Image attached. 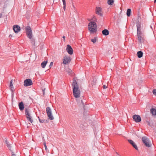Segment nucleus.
<instances>
[{
  "label": "nucleus",
  "mask_w": 156,
  "mask_h": 156,
  "mask_svg": "<svg viewBox=\"0 0 156 156\" xmlns=\"http://www.w3.org/2000/svg\"><path fill=\"white\" fill-rule=\"evenodd\" d=\"M72 86L73 87V92L74 96L76 98H78L80 96V91L77 82L74 78L73 80Z\"/></svg>",
  "instance_id": "1"
},
{
  "label": "nucleus",
  "mask_w": 156,
  "mask_h": 156,
  "mask_svg": "<svg viewBox=\"0 0 156 156\" xmlns=\"http://www.w3.org/2000/svg\"><path fill=\"white\" fill-rule=\"evenodd\" d=\"M88 29L91 33H96L97 31V25L94 21L90 22L88 25Z\"/></svg>",
  "instance_id": "2"
},
{
  "label": "nucleus",
  "mask_w": 156,
  "mask_h": 156,
  "mask_svg": "<svg viewBox=\"0 0 156 156\" xmlns=\"http://www.w3.org/2000/svg\"><path fill=\"white\" fill-rule=\"evenodd\" d=\"M26 34L28 38L31 39L32 36V30L31 27L30 26H27L26 28Z\"/></svg>",
  "instance_id": "3"
},
{
  "label": "nucleus",
  "mask_w": 156,
  "mask_h": 156,
  "mask_svg": "<svg viewBox=\"0 0 156 156\" xmlns=\"http://www.w3.org/2000/svg\"><path fill=\"white\" fill-rule=\"evenodd\" d=\"M46 111L48 119L51 120H53L54 117L52 114L51 110L50 107H47L46 108Z\"/></svg>",
  "instance_id": "4"
},
{
  "label": "nucleus",
  "mask_w": 156,
  "mask_h": 156,
  "mask_svg": "<svg viewBox=\"0 0 156 156\" xmlns=\"http://www.w3.org/2000/svg\"><path fill=\"white\" fill-rule=\"evenodd\" d=\"M142 140L143 143L147 147H150L151 146V144H149L148 139L145 136L143 137Z\"/></svg>",
  "instance_id": "5"
},
{
  "label": "nucleus",
  "mask_w": 156,
  "mask_h": 156,
  "mask_svg": "<svg viewBox=\"0 0 156 156\" xmlns=\"http://www.w3.org/2000/svg\"><path fill=\"white\" fill-rule=\"evenodd\" d=\"M33 84L32 80L30 79H26L24 81V85L28 86L32 85Z\"/></svg>",
  "instance_id": "6"
},
{
  "label": "nucleus",
  "mask_w": 156,
  "mask_h": 156,
  "mask_svg": "<svg viewBox=\"0 0 156 156\" xmlns=\"http://www.w3.org/2000/svg\"><path fill=\"white\" fill-rule=\"evenodd\" d=\"M133 119L136 122H139L141 120L140 116L138 115H134L133 116Z\"/></svg>",
  "instance_id": "7"
},
{
  "label": "nucleus",
  "mask_w": 156,
  "mask_h": 156,
  "mask_svg": "<svg viewBox=\"0 0 156 156\" xmlns=\"http://www.w3.org/2000/svg\"><path fill=\"white\" fill-rule=\"evenodd\" d=\"M13 29L14 32L16 33H18L20 30V28L19 26L17 25H14L13 26Z\"/></svg>",
  "instance_id": "8"
},
{
  "label": "nucleus",
  "mask_w": 156,
  "mask_h": 156,
  "mask_svg": "<svg viewBox=\"0 0 156 156\" xmlns=\"http://www.w3.org/2000/svg\"><path fill=\"white\" fill-rule=\"evenodd\" d=\"M66 51L70 55L73 54V49L69 45H67L66 47Z\"/></svg>",
  "instance_id": "9"
},
{
  "label": "nucleus",
  "mask_w": 156,
  "mask_h": 156,
  "mask_svg": "<svg viewBox=\"0 0 156 156\" xmlns=\"http://www.w3.org/2000/svg\"><path fill=\"white\" fill-rule=\"evenodd\" d=\"M25 111L27 119H28L30 118H32L31 115H30V113L29 112V110L27 108H26L25 109Z\"/></svg>",
  "instance_id": "10"
},
{
  "label": "nucleus",
  "mask_w": 156,
  "mask_h": 156,
  "mask_svg": "<svg viewBox=\"0 0 156 156\" xmlns=\"http://www.w3.org/2000/svg\"><path fill=\"white\" fill-rule=\"evenodd\" d=\"M71 59L70 57H64L63 59V63L65 64H68L71 61Z\"/></svg>",
  "instance_id": "11"
},
{
  "label": "nucleus",
  "mask_w": 156,
  "mask_h": 156,
  "mask_svg": "<svg viewBox=\"0 0 156 156\" xmlns=\"http://www.w3.org/2000/svg\"><path fill=\"white\" fill-rule=\"evenodd\" d=\"M77 100L78 102L79 103L80 105H82L83 106H84L85 104L86 103L85 100L84 99L83 100L82 98H80Z\"/></svg>",
  "instance_id": "12"
},
{
  "label": "nucleus",
  "mask_w": 156,
  "mask_h": 156,
  "mask_svg": "<svg viewBox=\"0 0 156 156\" xmlns=\"http://www.w3.org/2000/svg\"><path fill=\"white\" fill-rule=\"evenodd\" d=\"M101 9L100 7H96V13L101 16H102L103 14L101 13Z\"/></svg>",
  "instance_id": "13"
},
{
  "label": "nucleus",
  "mask_w": 156,
  "mask_h": 156,
  "mask_svg": "<svg viewBox=\"0 0 156 156\" xmlns=\"http://www.w3.org/2000/svg\"><path fill=\"white\" fill-rule=\"evenodd\" d=\"M128 142L131 144L132 146L136 150H138V148L137 145L135 143L131 140H128Z\"/></svg>",
  "instance_id": "14"
},
{
  "label": "nucleus",
  "mask_w": 156,
  "mask_h": 156,
  "mask_svg": "<svg viewBox=\"0 0 156 156\" xmlns=\"http://www.w3.org/2000/svg\"><path fill=\"white\" fill-rule=\"evenodd\" d=\"M19 107L20 111H22L24 108V105L23 102L21 101L19 104Z\"/></svg>",
  "instance_id": "15"
},
{
  "label": "nucleus",
  "mask_w": 156,
  "mask_h": 156,
  "mask_svg": "<svg viewBox=\"0 0 156 156\" xmlns=\"http://www.w3.org/2000/svg\"><path fill=\"white\" fill-rule=\"evenodd\" d=\"M102 34L104 35L107 36L109 34L108 30L106 29H104L102 31Z\"/></svg>",
  "instance_id": "16"
},
{
  "label": "nucleus",
  "mask_w": 156,
  "mask_h": 156,
  "mask_svg": "<svg viewBox=\"0 0 156 156\" xmlns=\"http://www.w3.org/2000/svg\"><path fill=\"white\" fill-rule=\"evenodd\" d=\"M4 140H5L4 143H5L6 144L8 147L9 148V149L10 150L11 147V144H10L9 142L7 140L6 138H5Z\"/></svg>",
  "instance_id": "17"
},
{
  "label": "nucleus",
  "mask_w": 156,
  "mask_h": 156,
  "mask_svg": "<svg viewBox=\"0 0 156 156\" xmlns=\"http://www.w3.org/2000/svg\"><path fill=\"white\" fill-rule=\"evenodd\" d=\"M146 122H147V124L150 126L152 127V125L151 123V121L150 120V119H146L145 121Z\"/></svg>",
  "instance_id": "18"
},
{
  "label": "nucleus",
  "mask_w": 156,
  "mask_h": 156,
  "mask_svg": "<svg viewBox=\"0 0 156 156\" xmlns=\"http://www.w3.org/2000/svg\"><path fill=\"white\" fill-rule=\"evenodd\" d=\"M47 61H44L41 63V66L42 68H44L47 63Z\"/></svg>",
  "instance_id": "19"
},
{
  "label": "nucleus",
  "mask_w": 156,
  "mask_h": 156,
  "mask_svg": "<svg viewBox=\"0 0 156 156\" xmlns=\"http://www.w3.org/2000/svg\"><path fill=\"white\" fill-rule=\"evenodd\" d=\"M137 56L139 58H140L143 56V53L141 51H138L137 53Z\"/></svg>",
  "instance_id": "20"
},
{
  "label": "nucleus",
  "mask_w": 156,
  "mask_h": 156,
  "mask_svg": "<svg viewBox=\"0 0 156 156\" xmlns=\"http://www.w3.org/2000/svg\"><path fill=\"white\" fill-rule=\"evenodd\" d=\"M151 111L153 115H156V109L155 108H151Z\"/></svg>",
  "instance_id": "21"
},
{
  "label": "nucleus",
  "mask_w": 156,
  "mask_h": 156,
  "mask_svg": "<svg viewBox=\"0 0 156 156\" xmlns=\"http://www.w3.org/2000/svg\"><path fill=\"white\" fill-rule=\"evenodd\" d=\"M131 12V9H127L126 12V15L128 16L129 17L130 16Z\"/></svg>",
  "instance_id": "22"
},
{
  "label": "nucleus",
  "mask_w": 156,
  "mask_h": 156,
  "mask_svg": "<svg viewBox=\"0 0 156 156\" xmlns=\"http://www.w3.org/2000/svg\"><path fill=\"white\" fill-rule=\"evenodd\" d=\"M66 72L69 75H72L73 74V72L72 71V70L68 69L66 70Z\"/></svg>",
  "instance_id": "23"
},
{
  "label": "nucleus",
  "mask_w": 156,
  "mask_h": 156,
  "mask_svg": "<svg viewBox=\"0 0 156 156\" xmlns=\"http://www.w3.org/2000/svg\"><path fill=\"white\" fill-rule=\"evenodd\" d=\"M114 0H108V5H111L114 2Z\"/></svg>",
  "instance_id": "24"
},
{
  "label": "nucleus",
  "mask_w": 156,
  "mask_h": 156,
  "mask_svg": "<svg viewBox=\"0 0 156 156\" xmlns=\"http://www.w3.org/2000/svg\"><path fill=\"white\" fill-rule=\"evenodd\" d=\"M136 26L137 27V29H141V24L139 22L137 23Z\"/></svg>",
  "instance_id": "25"
},
{
  "label": "nucleus",
  "mask_w": 156,
  "mask_h": 156,
  "mask_svg": "<svg viewBox=\"0 0 156 156\" xmlns=\"http://www.w3.org/2000/svg\"><path fill=\"white\" fill-rule=\"evenodd\" d=\"M138 36V40L140 42H141V40H142L143 38L142 37L140 36V35L139 36Z\"/></svg>",
  "instance_id": "26"
},
{
  "label": "nucleus",
  "mask_w": 156,
  "mask_h": 156,
  "mask_svg": "<svg viewBox=\"0 0 156 156\" xmlns=\"http://www.w3.org/2000/svg\"><path fill=\"white\" fill-rule=\"evenodd\" d=\"M141 34V29H137V35L139 36Z\"/></svg>",
  "instance_id": "27"
},
{
  "label": "nucleus",
  "mask_w": 156,
  "mask_h": 156,
  "mask_svg": "<svg viewBox=\"0 0 156 156\" xmlns=\"http://www.w3.org/2000/svg\"><path fill=\"white\" fill-rule=\"evenodd\" d=\"M97 41V38L96 37H94V38L91 39V41L93 42L94 43H95Z\"/></svg>",
  "instance_id": "28"
},
{
  "label": "nucleus",
  "mask_w": 156,
  "mask_h": 156,
  "mask_svg": "<svg viewBox=\"0 0 156 156\" xmlns=\"http://www.w3.org/2000/svg\"><path fill=\"white\" fill-rule=\"evenodd\" d=\"M28 121H29L31 123H32L33 122L32 118H29L28 119H27Z\"/></svg>",
  "instance_id": "29"
},
{
  "label": "nucleus",
  "mask_w": 156,
  "mask_h": 156,
  "mask_svg": "<svg viewBox=\"0 0 156 156\" xmlns=\"http://www.w3.org/2000/svg\"><path fill=\"white\" fill-rule=\"evenodd\" d=\"M63 9L64 10H65L66 7V1L63 2Z\"/></svg>",
  "instance_id": "30"
},
{
  "label": "nucleus",
  "mask_w": 156,
  "mask_h": 156,
  "mask_svg": "<svg viewBox=\"0 0 156 156\" xmlns=\"http://www.w3.org/2000/svg\"><path fill=\"white\" fill-rule=\"evenodd\" d=\"M38 119H39V121L41 122V123H44V119H40L39 118V117H38Z\"/></svg>",
  "instance_id": "31"
},
{
  "label": "nucleus",
  "mask_w": 156,
  "mask_h": 156,
  "mask_svg": "<svg viewBox=\"0 0 156 156\" xmlns=\"http://www.w3.org/2000/svg\"><path fill=\"white\" fill-rule=\"evenodd\" d=\"M12 81L11 80L10 83V86L11 88H12L13 87V85L12 83Z\"/></svg>",
  "instance_id": "32"
},
{
  "label": "nucleus",
  "mask_w": 156,
  "mask_h": 156,
  "mask_svg": "<svg viewBox=\"0 0 156 156\" xmlns=\"http://www.w3.org/2000/svg\"><path fill=\"white\" fill-rule=\"evenodd\" d=\"M153 93L154 95L156 96V89H154L153 90Z\"/></svg>",
  "instance_id": "33"
},
{
  "label": "nucleus",
  "mask_w": 156,
  "mask_h": 156,
  "mask_svg": "<svg viewBox=\"0 0 156 156\" xmlns=\"http://www.w3.org/2000/svg\"><path fill=\"white\" fill-rule=\"evenodd\" d=\"M93 80H94V81H92V82L91 84L93 85H94L95 84V83H96V80L95 79V80L94 79Z\"/></svg>",
  "instance_id": "34"
},
{
  "label": "nucleus",
  "mask_w": 156,
  "mask_h": 156,
  "mask_svg": "<svg viewBox=\"0 0 156 156\" xmlns=\"http://www.w3.org/2000/svg\"><path fill=\"white\" fill-rule=\"evenodd\" d=\"M92 20L95 22V21H96V18L95 16H94Z\"/></svg>",
  "instance_id": "35"
},
{
  "label": "nucleus",
  "mask_w": 156,
  "mask_h": 156,
  "mask_svg": "<svg viewBox=\"0 0 156 156\" xmlns=\"http://www.w3.org/2000/svg\"><path fill=\"white\" fill-rule=\"evenodd\" d=\"M44 147H45V149L46 150H47V146H46V143H45V142L44 143Z\"/></svg>",
  "instance_id": "36"
},
{
  "label": "nucleus",
  "mask_w": 156,
  "mask_h": 156,
  "mask_svg": "<svg viewBox=\"0 0 156 156\" xmlns=\"http://www.w3.org/2000/svg\"><path fill=\"white\" fill-rule=\"evenodd\" d=\"M107 88V86L105 85H104L103 86V88L104 89H105Z\"/></svg>",
  "instance_id": "37"
},
{
  "label": "nucleus",
  "mask_w": 156,
  "mask_h": 156,
  "mask_svg": "<svg viewBox=\"0 0 156 156\" xmlns=\"http://www.w3.org/2000/svg\"><path fill=\"white\" fill-rule=\"evenodd\" d=\"M53 65V62H51L50 63V65H49V66H52Z\"/></svg>",
  "instance_id": "38"
},
{
  "label": "nucleus",
  "mask_w": 156,
  "mask_h": 156,
  "mask_svg": "<svg viewBox=\"0 0 156 156\" xmlns=\"http://www.w3.org/2000/svg\"><path fill=\"white\" fill-rule=\"evenodd\" d=\"M48 120L44 119V122L48 123Z\"/></svg>",
  "instance_id": "39"
},
{
  "label": "nucleus",
  "mask_w": 156,
  "mask_h": 156,
  "mask_svg": "<svg viewBox=\"0 0 156 156\" xmlns=\"http://www.w3.org/2000/svg\"><path fill=\"white\" fill-rule=\"evenodd\" d=\"M62 38H63V39H64V41H65V36H63L62 37Z\"/></svg>",
  "instance_id": "40"
},
{
  "label": "nucleus",
  "mask_w": 156,
  "mask_h": 156,
  "mask_svg": "<svg viewBox=\"0 0 156 156\" xmlns=\"http://www.w3.org/2000/svg\"><path fill=\"white\" fill-rule=\"evenodd\" d=\"M2 13H1L0 14V18L2 17Z\"/></svg>",
  "instance_id": "41"
},
{
  "label": "nucleus",
  "mask_w": 156,
  "mask_h": 156,
  "mask_svg": "<svg viewBox=\"0 0 156 156\" xmlns=\"http://www.w3.org/2000/svg\"><path fill=\"white\" fill-rule=\"evenodd\" d=\"M12 156H16V155L14 154H12Z\"/></svg>",
  "instance_id": "42"
},
{
  "label": "nucleus",
  "mask_w": 156,
  "mask_h": 156,
  "mask_svg": "<svg viewBox=\"0 0 156 156\" xmlns=\"http://www.w3.org/2000/svg\"><path fill=\"white\" fill-rule=\"evenodd\" d=\"M116 154H117V156H120L118 154V153L117 152H116Z\"/></svg>",
  "instance_id": "43"
},
{
  "label": "nucleus",
  "mask_w": 156,
  "mask_h": 156,
  "mask_svg": "<svg viewBox=\"0 0 156 156\" xmlns=\"http://www.w3.org/2000/svg\"><path fill=\"white\" fill-rule=\"evenodd\" d=\"M154 3H155L156 2V0H154Z\"/></svg>",
  "instance_id": "44"
},
{
  "label": "nucleus",
  "mask_w": 156,
  "mask_h": 156,
  "mask_svg": "<svg viewBox=\"0 0 156 156\" xmlns=\"http://www.w3.org/2000/svg\"><path fill=\"white\" fill-rule=\"evenodd\" d=\"M151 28L153 30V28H152V27L151 26Z\"/></svg>",
  "instance_id": "45"
},
{
  "label": "nucleus",
  "mask_w": 156,
  "mask_h": 156,
  "mask_svg": "<svg viewBox=\"0 0 156 156\" xmlns=\"http://www.w3.org/2000/svg\"><path fill=\"white\" fill-rule=\"evenodd\" d=\"M62 2L64 1H66L65 0H62Z\"/></svg>",
  "instance_id": "46"
},
{
  "label": "nucleus",
  "mask_w": 156,
  "mask_h": 156,
  "mask_svg": "<svg viewBox=\"0 0 156 156\" xmlns=\"http://www.w3.org/2000/svg\"><path fill=\"white\" fill-rule=\"evenodd\" d=\"M43 94H44V90H43Z\"/></svg>",
  "instance_id": "47"
},
{
  "label": "nucleus",
  "mask_w": 156,
  "mask_h": 156,
  "mask_svg": "<svg viewBox=\"0 0 156 156\" xmlns=\"http://www.w3.org/2000/svg\"><path fill=\"white\" fill-rule=\"evenodd\" d=\"M11 36H12V35H9V37H11Z\"/></svg>",
  "instance_id": "48"
},
{
  "label": "nucleus",
  "mask_w": 156,
  "mask_h": 156,
  "mask_svg": "<svg viewBox=\"0 0 156 156\" xmlns=\"http://www.w3.org/2000/svg\"><path fill=\"white\" fill-rule=\"evenodd\" d=\"M11 36H12V35H9V37H11Z\"/></svg>",
  "instance_id": "49"
}]
</instances>
